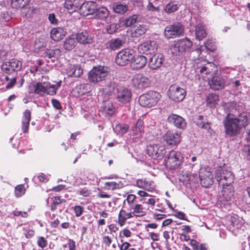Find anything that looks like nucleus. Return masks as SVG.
Here are the masks:
<instances>
[{
    "label": "nucleus",
    "mask_w": 250,
    "mask_h": 250,
    "mask_svg": "<svg viewBox=\"0 0 250 250\" xmlns=\"http://www.w3.org/2000/svg\"><path fill=\"white\" fill-rule=\"evenodd\" d=\"M223 123L226 135L234 137L240 134L242 128L249 125V119L245 112L238 116L228 113L225 116Z\"/></svg>",
    "instance_id": "obj_1"
},
{
    "label": "nucleus",
    "mask_w": 250,
    "mask_h": 250,
    "mask_svg": "<svg viewBox=\"0 0 250 250\" xmlns=\"http://www.w3.org/2000/svg\"><path fill=\"white\" fill-rule=\"evenodd\" d=\"M61 81L52 85L45 82L37 83L33 85L34 92L40 95H42L44 93L50 95H55L57 89L61 86Z\"/></svg>",
    "instance_id": "obj_2"
},
{
    "label": "nucleus",
    "mask_w": 250,
    "mask_h": 250,
    "mask_svg": "<svg viewBox=\"0 0 250 250\" xmlns=\"http://www.w3.org/2000/svg\"><path fill=\"white\" fill-rule=\"evenodd\" d=\"M109 74V68L101 65L95 66L89 72L88 79L90 82L97 83L105 80Z\"/></svg>",
    "instance_id": "obj_3"
},
{
    "label": "nucleus",
    "mask_w": 250,
    "mask_h": 250,
    "mask_svg": "<svg viewBox=\"0 0 250 250\" xmlns=\"http://www.w3.org/2000/svg\"><path fill=\"white\" fill-rule=\"evenodd\" d=\"M215 179L220 186H229L233 183L234 176L231 171L219 167L215 171Z\"/></svg>",
    "instance_id": "obj_4"
},
{
    "label": "nucleus",
    "mask_w": 250,
    "mask_h": 250,
    "mask_svg": "<svg viewBox=\"0 0 250 250\" xmlns=\"http://www.w3.org/2000/svg\"><path fill=\"white\" fill-rule=\"evenodd\" d=\"M161 97V95L159 92L150 91L142 95L139 102L142 106L150 107L156 105Z\"/></svg>",
    "instance_id": "obj_5"
},
{
    "label": "nucleus",
    "mask_w": 250,
    "mask_h": 250,
    "mask_svg": "<svg viewBox=\"0 0 250 250\" xmlns=\"http://www.w3.org/2000/svg\"><path fill=\"white\" fill-rule=\"evenodd\" d=\"M183 161V157L179 151L171 150L166 155L165 162L167 167L170 168H177Z\"/></svg>",
    "instance_id": "obj_6"
},
{
    "label": "nucleus",
    "mask_w": 250,
    "mask_h": 250,
    "mask_svg": "<svg viewBox=\"0 0 250 250\" xmlns=\"http://www.w3.org/2000/svg\"><path fill=\"white\" fill-rule=\"evenodd\" d=\"M135 51L131 48H125L119 52L115 59L116 63L121 66H125L133 60Z\"/></svg>",
    "instance_id": "obj_7"
},
{
    "label": "nucleus",
    "mask_w": 250,
    "mask_h": 250,
    "mask_svg": "<svg viewBox=\"0 0 250 250\" xmlns=\"http://www.w3.org/2000/svg\"><path fill=\"white\" fill-rule=\"evenodd\" d=\"M184 30V26L181 23L176 22L166 27L164 35L167 39L174 38L181 35Z\"/></svg>",
    "instance_id": "obj_8"
},
{
    "label": "nucleus",
    "mask_w": 250,
    "mask_h": 250,
    "mask_svg": "<svg viewBox=\"0 0 250 250\" xmlns=\"http://www.w3.org/2000/svg\"><path fill=\"white\" fill-rule=\"evenodd\" d=\"M148 155L154 159H161L166 153L165 146L161 143L150 145L147 146Z\"/></svg>",
    "instance_id": "obj_9"
},
{
    "label": "nucleus",
    "mask_w": 250,
    "mask_h": 250,
    "mask_svg": "<svg viewBox=\"0 0 250 250\" xmlns=\"http://www.w3.org/2000/svg\"><path fill=\"white\" fill-rule=\"evenodd\" d=\"M168 95L169 98L176 102L182 101L185 97V90L176 84L170 85Z\"/></svg>",
    "instance_id": "obj_10"
},
{
    "label": "nucleus",
    "mask_w": 250,
    "mask_h": 250,
    "mask_svg": "<svg viewBox=\"0 0 250 250\" xmlns=\"http://www.w3.org/2000/svg\"><path fill=\"white\" fill-rule=\"evenodd\" d=\"M22 66V62L18 60L12 59L8 62H4L1 65L2 70L7 74H11L14 72L21 70Z\"/></svg>",
    "instance_id": "obj_11"
},
{
    "label": "nucleus",
    "mask_w": 250,
    "mask_h": 250,
    "mask_svg": "<svg viewBox=\"0 0 250 250\" xmlns=\"http://www.w3.org/2000/svg\"><path fill=\"white\" fill-rule=\"evenodd\" d=\"M201 185L205 188H208L213 183V177L211 172L205 168H201L199 172Z\"/></svg>",
    "instance_id": "obj_12"
},
{
    "label": "nucleus",
    "mask_w": 250,
    "mask_h": 250,
    "mask_svg": "<svg viewBox=\"0 0 250 250\" xmlns=\"http://www.w3.org/2000/svg\"><path fill=\"white\" fill-rule=\"evenodd\" d=\"M97 4L92 1L83 3L79 8L80 13L83 17L92 15L96 12Z\"/></svg>",
    "instance_id": "obj_13"
},
{
    "label": "nucleus",
    "mask_w": 250,
    "mask_h": 250,
    "mask_svg": "<svg viewBox=\"0 0 250 250\" xmlns=\"http://www.w3.org/2000/svg\"><path fill=\"white\" fill-rule=\"evenodd\" d=\"M131 97V93L127 88L123 86H119L116 93V99L122 103H126L129 102Z\"/></svg>",
    "instance_id": "obj_14"
},
{
    "label": "nucleus",
    "mask_w": 250,
    "mask_h": 250,
    "mask_svg": "<svg viewBox=\"0 0 250 250\" xmlns=\"http://www.w3.org/2000/svg\"><path fill=\"white\" fill-rule=\"evenodd\" d=\"M149 83V79L141 74L135 75L132 80V84L139 89L147 87Z\"/></svg>",
    "instance_id": "obj_15"
},
{
    "label": "nucleus",
    "mask_w": 250,
    "mask_h": 250,
    "mask_svg": "<svg viewBox=\"0 0 250 250\" xmlns=\"http://www.w3.org/2000/svg\"><path fill=\"white\" fill-rule=\"evenodd\" d=\"M163 138L169 145H177L181 141L180 134L176 131H168L163 136Z\"/></svg>",
    "instance_id": "obj_16"
},
{
    "label": "nucleus",
    "mask_w": 250,
    "mask_h": 250,
    "mask_svg": "<svg viewBox=\"0 0 250 250\" xmlns=\"http://www.w3.org/2000/svg\"><path fill=\"white\" fill-rule=\"evenodd\" d=\"M163 61L164 57L162 54H155L149 59L148 66L152 70H156L162 66Z\"/></svg>",
    "instance_id": "obj_17"
},
{
    "label": "nucleus",
    "mask_w": 250,
    "mask_h": 250,
    "mask_svg": "<svg viewBox=\"0 0 250 250\" xmlns=\"http://www.w3.org/2000/svg\"><path fill=\"white\" fill-rule=\"evenodd\" d=\"M147 62V58L143 55L134 56L131 61L130 67L133 70H139L143 68Z\"/></svg>",
    "instance_id": "obj_18"
},
{
    "label": "nucleus",
    "mask_w": 250,
    "mask_h": 250,
    "mask_svg": "<svg viewBox=\"0 0 250 250\" xmlns=\"http://www.w3.org/2000/svg\"><path fill=\"white\" fill-rule=\"evenodd\" d=\"M168 121L173 124L176 127L184 129L186 127L187 123L181 116L177 114H171L167 118Z\"/></svg>",
    "instance_id": "obj_19"
},
{
    "label": "nucleus",
    "mask_w": 250,
    "mask_h": 250,
    "mask_svg": "<svg viewBox=\"0 0 250 250\" xmlns=\"http://www.w3.org/2000/svg\"><path fill=\"white\" fill-rule=\"evenodd\" d=\"M52 201L50 205V209L52 211L57 210L56 214L62 212L64 209V205H62V203L65 201L63 199H61L60 197L54 196L51 198Z\"/></svg>",
    "instance_id": "obj_20"
},
{
    "label": "nucleus",
    "mask_w": 250,
    "mask_h": 250,
    "mask_svg": "<svg viewBox=\"0 0 250 250\" xmlns=\"http://www.w3.org/2000/svg\"><path fill=\"white\" fill-rule=\"evenodd\" d=\"M211 88L218 90L223 88L225 86V81L221 77L214 76L208 82Z\"/></svg>",
    "instance_id": "obj_21"
},
{
    "label": "nucleus",
    "mask_w": 250,
    "mask_h": 250,
    "mask_svg": "<svg viewBox=\"0 0 250 250\" xmlns=\"http://www.w3.org/2000/svg\"><path fill=\"white\" fill-rule=\"evenodd\" d=\"M222 187V200L227 202L231 201V200L234 198V191L231 185H229V186H225Z\"/></svg>",
    "instance_id": "obj_22"
},
{
    "label": "nucleus",
    "mask_w": 250,
    "mask_h": 250,
    "mask_svg": "<svg viewBox=\"0 0 250 250\" xmlns=\"http://www.w3.org/2000/svg\"><path fill=\"white\" fill-rule=\"evenodd\" d=\"M76 39L82 44H88L93 42V38L85 30L78 33L76 36Z\"/></svg>",
    "instance_id": "obj_23"
},
{
    "label": "nucleus",
    "mask_w": 250,
    "mask_h": 250,
    "mask_svg": "<svg viewBox=\"0 0 250 250\" xmlns=\"http://www.w3.org/2000/svg\"><path fill=\"white\" fill-rule=\"evenodd\" d=\"M66 31L62 27H58L53 28L50 33V37L55 41H59L64 37Z\"/></svg>",
    "instance_id": "obj_24"
},
{
    "label": "nucleus",
    "mask_w": 250,
    "mask_h": 250,
    "mask_svg": "<svg viewBox=\"0 0 250 250\" xmlns=\"http://www.w3.org/2000/svg\"><path fill=\"white\" fill-rule=\"evenodd\" d=\"M146 31V28L145 25L139 24L128 31L127 33L131 37H138L145 34Z\"/></svg>",
    "instance_id": "obj_25"
},
{
    "label": "nucleus",
    "mask_w": 250,
    "mask_h": 250,
    "mask_svg": "<svg viewBox=\"0 0 250 250\" xmlns=\"http://www.w3.org/2000/svg\"><path fill=\"white\" fill-rule=\"evenodd\" d=\"M130 209L132 210V214L136 217H142L146 214L147 209L142 205L136 204L130 207Z\"/></svg>",
    "instance_id": "obj_26"
},
{
    "label": "nucleus",
    "mask_w": 250,
    "mask_h": 250,
    "mask_svg": "<svg viewBox=\"0 0 250 250\" xmlns=\"http://www.w3.org/2000/svg\"><path fill=\"white\" fill-rule=\"evenodd\" d=\"M214 67V63L208 62L206 64L198 66L195 68L197 72H199L203 75H207L212 72V68Z\"/></svg>",
    "instance_id": "obj_27"
},
{
    "label": "nucleus",
    "mask_w": 250,
    "mask_h": 250,
    "mask_svg": "<svg viewBox=\"0 0 250 250\" xmlns=\"http://www.w3.org/2000/svg\"><path fill=\"white\" fill-rule=\"evenodd\" d=\"M31 119V112L29 109H26L23 113L22 120V130L23 133H27Z\"/></svg>",
    "instance_id": "obj_28"
},
{
    "label": "nucleus",
    "mask_w": 250,
    "mask_h": 250,
    "mask_svg": "<svg viewBox=\"0 0 250 250\" xmlns=\"http://www.w3.org/2000/svg\"><path fill=\"white\" fill-rule=\"evenodd\" d=\"M101 109L105 114L109 116L112 115L115 111V107L110 101L104 102Z\"/></svg>",
    "instance_id": "obj_29"
},
{
    "label": "nucleus",
    "mask_w": 250,
    "mask_h": 250,
    "mask_svg": "<svg viewBox=\"0 0 250 250\" xmlns=\"http://www.w3.org/2000/svg\"><path fill=\"white\" fill-rule=\"evenodd\" d=\"M140 20V16L138 15H133L122 20L120 22L126 27H130Z\"/></svg>",
    "instance_id": "obj_30"
},
{
    "label": "nucleus",
    "mask_w": 250,
    "mask_h": 250,
    "mask_svg": "<svg viewBox=\"0 0 250 250\" xmlns=\"http://www.w3.org/2000/svg\"><path fill=\"white\" fill-rule=\"evenodd\" d=\"M68 73L71 77H79L83 73V69L78 65H70Z\"/></svg>",
    "instance_id": "obj_31"
},
{
    "label": "nucleus",
    "mask_w": 250,
    "mask_h": 250,
    "mask_svg": "<svg viewBox=\"0 0 250 250\" xmlns=\"http://www.w3.org/2000/svg\"><path fill=\"white\" fill-rule=\"evenodd\" d=\"M195 35L198 40H201L206 37L207 33L202 24H198L195 26Z\"/></svg>",
    "instance_id": "obj_32"
},
{
    "label": "nucleus",
    "mask_w": 250,
    "mask_h": 250,
    "mask_svg": "<svg viewBox=\"0 0 250 250\" xmlns=\"http://www.w3.org/2000/svg\"><path fill=\"white\" fill-rule=\"evenodd\" d=\"M96 17L100 20H104L108 17L109 12L105 7H102L96 10Z\"/></svg>",
    "instance_id": "obj_33"
},
{
    "label": "nucleus",
    "mask_w": 250,
    "mask_h": 250,
    "mask_svg": "<svg viewBox=\"0 0 250 250\" xmlns=\"http://www.w3.org/2000/svg\"><path fill=\"white\" fill-rule=\"evenodd\" d=\"M64 6L69 13H72L78 9V6L76 5L75 0H66Z\"/></svg>",
    "instance_id": "obj_34"
},
{
    "label": "nucleus",
    "mask_w": 250,
    "mask_h": 250,
    "mask_svg": "<svg viewBox=\"0 0 250 250\" xmlns=\"http://www.w3.org/2000/svg\"><path fill=\"white\" fill-rule=\"evenodd\" d=\"M30 0H11L12 7L16 9H22L28 5Z\"/></svg>",
    "instance_id": "obj_35"
},
{
    "label": "nucleus",
    "mask_w": 250,
    "mask_h": 250,
    "mask_svg": "<svg viewBox=\"0 0 250 250\" xmlns=\"http://www.w3.org/2000/svg\"><path fill=\"white\" fill-rule=\"evenodd\" d=\"M219 100L218 95L216 94H210L207 97L206 102L207 104L212 107L217 104Z\"/></svg>",
    "instance_id": "obj_36"
},
{
    "label": "nucleus",
    "mask_w": 250,
    "mask_h": 250,
    "mask_svg": "<svg viewBox=\"0 0 250 250\" xmlns=\"http://www.w3.org/2000/svg\"><path fill=\"white\" fill-rule=\"evenodd\" d=\"M90 89V85L88 83L80 84L77 85L75 88V90L78 92L79 96L84 95Z\"/></svg>",
    "instance_id": "obj_37"
},
{
    "label": "nucleus",
    "mask_w": 250,
    "mask_h": 250,
    "mask_svg": "<svg viewBox=\"0 0 250 250\" xmlns=\"http://www.w3.org/2000/svg\"><path fill=\"white\" fill-rule=\"evenodd\" d=\"M179 6V2L171 1L166 5L165 11L168 13L174 12L178 10Z\"/></svg>",
    "instance_id": "obj_38"
},
{
    "label": "nucleus",
    "mask_w": 250,
    "mask_h": 250,
    "mask_svg": "<svg viewBox=\"0 0 250 250\" xmlns=\"http://www.w3.org/2000/svg\"><path fill=\"white\" fill-rule=\"evenodd\" d=\"M61 51L59 48L53 49L50 48L46 49L45 53L46 56L49 58H51L59 56L61 55Z\"/></svg>",
    "instance_id": "obj_39"
},
{
    "label": "nucleus",
    "mask_w": 250,
    "mask_h": 250,
    "mask_svg": "<svg viewBox=\"0 0 250 250\" xmlns=\"http://www.w3.org/2000/svg\"><path fill=\"white\" fill-rule=\"evenodd\" d=\"M115 12L120 14H123L128 10V6L126 4L116 3L113 6Z\"/></svg>",
    "instance_id": "obj_40"
},
{
    "label": "nucleus",
    "mask_w": 250,
    "mask_h": 250,
    "mask_svg": "<svg viewBox=\"0 0 250 250\" xmlns=\"http://www.w3.org/2000/svg\"><path fill=\"white\" fill-rule=\"evenodd\" d=\"M125 42V39L123 38L113 39L109 42V47H120L123 45Z\"/></svg>",
    "instance_id": "obj_41"
},
{
    "label": "nucleus",
    "mask_w": 250,
    "mask_h": 250,
    "mask_svg": "<svg viewBox=\"0 0 250 250\" xmlns=\"http://www.w3.org/2000/svg\"><path fill=\"white\" fill-rule=\"evenodd\" d=\"M120 24V23H111L106 26V30L109 34H113L121 27Z\"/></svg>",
    "instance_id": "obj_42"
},
{
    "label": "nucleus",
    "mask_w": 250,
    "mask_h": 250,
    "mask_svg": "<svg viewBox=\"0 0 250 250\" xmlns=\"http://www.w3.org/2000/svg\"><path fill=\"white\" fill-rule=\"evenodd\" d=\"M203 118V116H199L198 118L195 121V122L199 127L208 130L210 128L209 124L208 123L203 122L202 121Z\"/></svg>",
    "instance_id": "obj_43"
},
{
    "label": "nucleus",
    "mask_w": 250,
    "mask_h": 250,
    "mask_svg": "<svg viewBox=\"0 0 250 250\" xmlns=\"http://www.w3.org/2000/svg\"><path fill=\"white\" fill-rule=\"evenodd\" d=\"M114 129L119 134L123 135L127 132L128 129V126L125 124H118L115 126Z\"/></svg>",
    "instance_id": "obj_44"
},
{
    "label": "nucleus",
    "mask_w": 250,
    "mask_h": 250,
    "mask_svg": "<svg viewBox=\"0 0 250 250\" xmlns=\"http://www.w3.org/2000/svg\"><path fill=\"white\" fill-rule=\"evenodd\" d=\"M126 220L125 210L121 209L118 215V223L121 227H122L125 224Z\"/></svg>",
    "instance_id": "obj_45"
},
{
    "label": "nucleus",
    "mask_w": 250,
    "mask_h": 250,
    "mask_svg": "<svg viewBox=\"0 0 250 250\" xmlns=\"http://www.w3.org/2000/svg\"><path fill=\"white\" fill-rule=\"evenodd\" d=\"M104 188L108 190H114L120 188V184L115 182H108L104 184Z\"/></svg>",
    "instance_id": "obj_46"
},
{
    "label": "nucleus",
    "mask_w": 250,
    "mask_h": 250,
    "mask_svg": "<svg viewBox=\"0 0 250 250\" xmlns=\"http://www.w3.org/2000/svg\"><path fill=\"white\" fill-rule=\"evenodd\" d=\"M25 193V188L23 185H18L15 188V195L18 197H21Z\"/></svg>",
    "instance_id": "obj_47"
},
{
    "label": "nucleus",
    "mask_w": 250,
    "mask_h": 250,
    "mask_svg": "<svg viewBox=\"0 0 250 250\" xmlns=\"http://www.w3.org/2000/svg\"><path fill=\"white\" fill-rule=\"evenodd\" d=\"M143 122L141 120H138L136 124L135 127L133 129L135 134L137 135L143 130Z\"/></svg>",
    "instance_id": "obj_48"
},
{
    "label": "nucleus",
    "mask_w": 250,
    "mask_h": 250,
    "mask_svg": "<svg viewBox=\"0 0 250 250\" xmlns=\"http://www.w3.org/2000/svg\"><path fill=\"white\" fill-rule=\"evenodd\" d=\"M5 79L7 83L6 85V87L8 89L11 88L15 84L17 79L15 77H13L10 79L8 76L5 77Z\"/></svg>",
    "instance_id": "obj_49"
},
{
    "label": "nucleus",
    "mask_w": 250,
    "mask_h": 250,
    "mask_svg": "<svg viewBox=\"0 0 250 250\" xmlns=\"http://www.w3.org/2000/svg\"><path fill=\"white\" fill-rule=\"evenodd\" d=\"M73 210L75 216L78 217L81 216L83 214L84 211V208L82 206L77 205L73 207Z\"/></svg>",
    "instance_id": "obj_50"
},
{
    "label": "nucleus",
    "mask_w": 250,
    "mask_h": 250,
    "mask_svg": "<svg viewBox=\"0 0 250 250\" xmlns=\"http://www.w3.org/2000/svg\"><path fill=\"white\" fill-rule=\"evenodd\" d=\"M154 188V185L153 181L145 180V185L144 189L148 191H152Z\"/></svg>",
    "instance_id": "obj_51"
},
{
    "label": "nucleus",
    "mask_w": 250,
    "mask_h": 250,
    "mask_svg": "<svg viewBox=\"0 0 250 250\" xmlns=\"http://www.w3.org/2000/svg\"><path fill=\"white\" fill-rule=\"evenodd\" d=\"M77 193L83 197H88L91 195V191L86 188H84L78 190Z\"/></svg>",
    "instance_id": "obj_52"
},
{
    "label": "nucleus",
    "mask_w": 250,
    "mask_h": 250,
    "mask_svg": "<svg viewBox=\"0 0 250 250\" xmlns=\"http://www.w3.org/2000/svg\"><path fill=\"white\" fill-rule=\"evenodd\" d=\"M191 42L187 38L184 39L180 41L179 46L180 47H191L192 46Z\"/></svg>",
    "instance_id": "obj_53"
},
{
    "label": "nucleus",
    "mask_w": 250,
    "mask_h": 250,
    "mask_svg": "<svg viewBox=\"0 0 250 250\" xmlns=\"http://www.w3.org/2000/svg\"><path fill=\"white\" fill-rule=\"evenodd\" d=\"M191 42L187 38L184 39L180 41L179 46L180 47H191L192 46Z\"/></svg>",
    "instance_id": "obj_54"
},
{
    "label": "nucleus",
    "mask_w": 250,
    "mask_h": 250,
    "mask_svg": "<svg viewBox=\"0 0 250 250\" xmlns=\"http://www.w3.org/2000/svg\"><path fill=\"white\" fill-rule=\"evenodd\" d=\"M38 245L41 248H43L46 247L47 245V241L43 237H40L38 238L37 242Z\"/></svg>",
    "instance_id": "obj_55"
},
{
    "label": "nucleus",
    "mask_w": 250,
    "mask_h": 250,
    "mask_svg": "<svg viewBox=\"0 0 250 250\" xmlns=\"http://www.w3.org/2000/svg\"><path fill=\"white\" fill-rule=\"evenodd\" d=\"M158 44L156 41L153 40H149L145 42L144 47H155Z\"/></svg>",
    "instance_id": "obj_56"
},
{
    "label": "nucleus",
    "mask_w": 250,
    "mask_h": 250,
    "mask_svg": "<svg viewBox=\"0 0 250 250\" xmlns=\"http://www.w3.org/2000/svg\"><path fill=\"white\" fill-rule=\"evenodd\" d=\"M136 198V196L134 194H129L127 196L126 200L128 204L131 207L132 205H134L133 202Z\"/></svg>",
    "instance_id": "obj_57"
},
{
    "label": "nucleus",
    "mask_w": 250,
    "mask_h": 250,
    "mask_svg": "<svg viewBox=\"0 0 250 250\" xmlns=\"http://www.w3.org/2000/svg\"><path fill=\"white\" fill-rule=\"evenodd\" d=\"M76 41L73 38H69L67 39L65 42V47H67L68 45L71 46H75L76 45L75 44Z\"/></svg>",
    "instance_id": "obj_58"
},
{
    "label": "nucleus",
    "mask_w": 250,
    "mask_h": 250,
    "mask_svg": "<svg viewBox=\"0 0 250 250\" xmlns=\"http://www.w3.org/2000/svg\"><path fill=\"white\" fill-rule=\"evenodd\" d=\"M52 104L54 108L56 109H61L62 108L60 102L55 99H53L51 100Z\"/></svg>",
    "instance_id": "obj_59"
},
{
    "label": "nucleus",
    "mask_w": 250,
    "mask_h": 250,
    "mask_svg": "<svg viewBox=\"0 0 250 250\" xmlns=\"http://www.w3.org/2000/svg\"><path fill=\"white\" fill-rule=\"evenodd\" d=\"M190 245L192 247L193 250H199L200 244L196 240H195L194 239H191L190 242Z\"/></svg>",
    "instance_id": "obj_60"
},
{
    "label": "nucleus",
    "mask_w": 250,
    "mask_h": 250,
    "mask_svg": "<svg viewBox=\"0 0 250 250\" xmlns=\"http://www.w3.org/2000/svg\"><path fill=\"white\" fill-rule=\"evenodd\" d=\"M215 43L216 42L215 39H208L206 42H205V47H209V46L212 47V46H215Z\"/></svg>",
    "instance_id": "obj_61"
},
{
    "label": "nucleus",
    "mask_w": 250,
    "mask_h": 250,
    "mask_svg": "<svg viewBox=\"0 0 250 250\" xmlns=\"http://www.w3.org/2000/svg\"><path fill=\"white\" fill-rule=\"evenodd\" d=\"M145 180L144 179H138L136 182V185L138 187L141 188H145Z\"/></svg>",
    "instance_id": "obj_62"
},
{
    "label": "nucleus",
    "mask_w": 250,
    "mask_h": 250,
    "mask_svg": "<svg viewBox=\"0 0 250 250\" xmlns=\"http://www.w3.org/2000/svg\"><path fill=\"white\" fill-rule=\"evenodd\" d=\"M48 19L52 24H56L57 23L58 20L56 19L54 14H49Z\"/></svg>",
    "instance_id": "obj_63"
},
{
    "label": "nucleus",
    "mask_w": 250,
    "mask_h": 250,
    "mask_svg": "<svg viewBox=\"0 0 250 250\" xmlns=\"http://www.w3.org/2000/svg\"><path fill=\"white\" fill-rule=\"evenodd\" d=\"M130 244L128 242H125L124 243H123L120 246V250H127L128 249L129 247H130Z\"/></svg>",
    "instance_id": "obj_64"
}]
</instances>
